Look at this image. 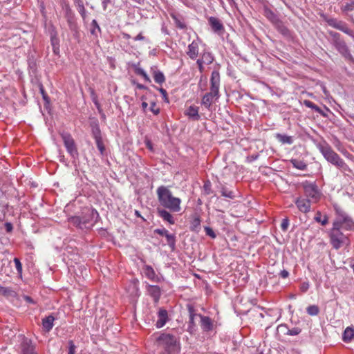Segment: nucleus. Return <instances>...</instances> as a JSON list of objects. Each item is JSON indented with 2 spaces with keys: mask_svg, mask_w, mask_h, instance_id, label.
<instances>
[{
  "mask_svg": "<svg viewBox=\"0 0 354 354\" xmlns=\"http://www.w3.org/2000/svg\"><path fill=\"white\" fill-rule=\"evenodd\" d=\"M279 274L282 278L285 279L289 276V272L286 270H283Z\"/></svg>",
  "mask_w": 354,
  "mask_h": 354,
  "instance_id": "0e129e2a",
  "label": "nucleus"
},
{
  "mask_svg": "<svg viewBox=\"0 0 354 354\" xmlns=\"http://www.w3.org/2000/svg\"><path fill=\"white\" fill-rule=\"evenodd\" d=\"M201 229V220L198 217H196L191 223L190 230L193 232H198Z\"/></svg>",
  "mask_w": 354,
  "mask_h": 354,
  "instance_id": "58836bf2",
  "label": "nucleus"
},
{
  "mask_svg": "<svg viewBox=\"0 0 354 354\" xmlns=\"http://www.w3.org/2000/svg\"><path fill=\"white\" fill-rule=\"evenodd\" d=\"M144 273L145 276L150 280L155 281V282H159L160 279L156 275L154 270L151 266H145L143 268Z\"/></svg>",
  "mask_w": 354,
  "mask_h": 354,
  "instance_id": "a878e982",
  "label": "nucleus"
},
{
  "mask_svg": "<svg viewBox=\"0 0 354 354\" xmlns=\"http://www.w3.org/2000/svg\"><path fill=\"white\" fill-rule=\"evenodd\" d=\"M147 292L150 295L155 303H158L161 296L160 288L155 285H147Z\"/></svg>",
  "mask_w": 354,
  "mask_h": 354,
  "instance_id": "dca6fc26",
  "label": "nucleus"
},
{
  "mask_svg": "<svg viewBox=\"0 0 354 354\" xmlns=\"http://www.w3.org/2000/svg\"><path fill=\"white\" fill-rule=\"evenodd\" d=\"M185 115L194 121H198L201 118L198 114V107L196 106H189L185 110Z\"/></svg>",
  "mask_w": 354,
  "mask_h": 354,
  "instance_id": "4be33fe9",
  "label": "nucleus"
},
{
  "mask_svg": "<svg viewBox=\"0 0 354 354\" xmlns=\"http://www.w3.org/2000/svg\"><path fill=\"white\" fill-rule=\"evenodd\" d=\"M96 146L100 151V155L104 156L105 153V146L102 141V138L95 139Z\"/></svg>",
  "mask_w": 354,
  "mask_h": 354,
  "instance_id": "a19ab883",
  "label": "nucleus"
},
{
  "mask_svg": "<svg viewBox=\"0 0 354 354\" xmlns=\"http://www.w3.org/2000/svg\"><path fill=\"white\" fill-rule=\"evenodd\" d=\"M14 263L15 264V268H16L17 271L19 273H21V272H22V264H21L20 260L18 258H15L14 259Z\"/></svg>",
  "mask_w": 354,
  "mask_h": 354,
  "instance_id": "5fc2aeb1",
  "label": "nucleus"
},
{
  "mask_svg": "<svg viewBox=\"0 0 354 354\" xmlns=\"http://www.w3.org/2000/svg\"><path fill=\"white\" fill-rule=\"evenodd\" d=\"M295 203L300 212L306 214L310 211L312 201L310 199L299 197L295 200Z\"/></svg>",
  "mask_w": 354,
  "mask_h": 354,
  "instance_id": "2eb2a0df",
  "label": "nucleus"
},
{
  "mask_svg": "<svg viewBox=\"0 0 354 354\" xmlns=\"http://www.w3.org/2000/svg\"><path fill=\"white\" fill-rule=\"evenodd\" d=\"M309 283L308 282H303L300 286V290L303 292H306L309 288Z\"/></svg>",
  "mask_w": 354,
  "mask_h": 354,
  "instance_id": "052dcab7",
  "label": "nucleus"
},
{
  "mask_svg": "<svg viewBox=\"0 0 354 354\" xmlns=\"http://www.w3.org/2000/svg\"><path fill=\"white\" fill-rule=\"evenodd\" d=\"M315 221L320 223L322 225H326L328 223V218L326 215L322 216L320 212H317L314 218Z\"/></svg>",
  "mask_w": 354,
  "mask_h": 354,
  "instance_id": "e433bc0d",
  "label": "nucleus"
},
{
  "mask_svg": "<svg viewBox=\"0 0 354 354\" xmlns=\"http://www.w3.org/2000/svg\"><path fill=\"white\" fill-rule=\"evenodd\" d=\"M168 320V313L165 309L160 308L158 312V320L156 323L157 328H160L163 327Z\"/></svg>",
  "mask_w": 354,
  "mask_h": 354,
  "instance_id": "6ab92c4d",
  "label": "nucleus"
},
{
  "mask_svg": "<svg viewBox=\"0 0 354 354\" xmlns=\"http://www.w3.org/2000/svg\"><path fill=\"white\" fill-rule=\"evenodd\" d=\"M203 189L206 194H209L211 192V183L210 182L207 181L205 182L203 185Z\"/></svg>",
  "mask_w": 354,
  "mask_h": 354,
  "instance_id": "bf43d9fd",
  "label": "nucleus"
},
{
  "mask_svg": "<svg viewBox=\"0 0 354 354\" xmlns=\"http://www.w3.org/2000/svg\"><path fill=\"white\" fill-rule=\"evenodd\" d=\"M34 346L31 344L30 341L25 339L22 343L23 354H36L35 353Z\"/></svg>",
  "mask_w": 354,
  "mask_h": 354,
  "instance_id": "c756f323",
  "label": "nucleus"
},
{
  "mask_svg": "<svg viewBox=\"0 0 354 354\" xmlns=\"http://www.w3.org/2000/svg\"><path fill=\"white\" fill-rule=\"evenodd\" d=\"M263 15L272 25L279 20L278 16L267 6H264L263 8Z\"/></svg>",
  "mask_w": 354,
  "mask_h": 354,
  "instance_id": "412c9836",
  "label": "nucleus"
},
{
  "mask_svg": "<svg viewBox=\"0 0 354 354\" xmlns=\"http://www.w3.org/2000/svg\"><path fill=\"white\" fill-rule=\"evenodd\" d=\"M39 91L42 95L44 100L46 102H48L49 97H48L47 93H46L42 84H39Z\"/></svg>",
  "mask_w": 354,
  "mask_h": 354,
  "instance_id": "3c124183",
  "label": "nucleus"
},
{
  "mask_svg": "<svg viewBox=\"0 0 354 354\" xmlns=\"http://www.w3.org/2000/svg\"><path fill=\"white\" fill-rule=\"evenodd\" d=\"M213 97H215V96L211 93L208 92L205 93L202 98L201 104L205 106L207 109H209L212 106Z\"/></svg>",
  "mask_w": 354,
  "mask_h": 354,
  "instance_id": "7c9ffc66",
  "label": "nucleus"
},
{
  "mask_svg": "<svg viewBox=\"0 0 354 354\" xmlns=\"http://www.w3.org/2000/svg\"><path fill=\"white\" fill-rule=\"evenodd\" d=\"M153 77L154 81L158 84H162L165 81V77L164 74L157 69H153Z\"/></svg>",
  "mask_w": 354,
  "mask_h": 354,
  "instance_id": "473e14b6",
  "label": "nucleus"
},
{
  "mask_svg": "<svg viewBox=\"0 0 354 354\" xmlns=\"http://www.w3.org/2000/svg\"><path fill=\"white\" fill-rule=\"evenodd\" d=\"M273 26L277 30V31L279 33H281L283 37L286 38L291 37V31L288 28V27L284 24V23L281 19L277 21V22L274 24Z\"/></svg>",
  "mask_w": 354,
  "mask_h": 354,
  "instance_id": "f3484780",
  "label": "nucleus"
},
{
  "mask_svg": "<svg viewBox=\"0 0 354 354\" xmlns=\"http://www.w3.org/2000/svg\"><path fill=\"white\" fill-rule=\"evenodd\" d=\"M290 162L292 165V166L299 170H306L307 169V164L301 160L298 159H292L290 160Z\"/></svg>",
  "mask_w": 354,
  "mask_h": 354,
  "instance_id": "72a5a7b5",
  "label": "nucleus"
},
{
  "mask_svg": "<svg viewBox=\"0 0 354 354\" xmlns=\"http://www.w3.org/2000/svg\"><path fill=\"white\" fill-rule=\"evenodd\" d=\"M128 291L130 295L133 297H137L140 295V290L138 288V281H132L128 288Z\"/></svg>",
  "mask_w": 354,
  "mask_h": 354,
  "instance_id": "cd10ccee",
  "label": "nucleus"
},
{
  "mask_svg": "<svg viewBox=\"0 0 354 354\" xmlns=\"http://www.w3.org/2000/svg\"><path fill=\"white\" fill-rule=\"evenodd\" d=\"M68 221L74 226L80 229H84V227L82 221V218L80 216H71V218H69Z\"/></svg>",
  "mask_w": 354,
  "mask_h": 354,
  "instance_id": "c9c22d12",
  "label": "nucleus"
},
{
  "mask_svg": "<svg viewBox=\"0 0 354 354\" xmlns=\"http://www.w3.org/2000/svg\"><path fill=\"white\" fill-rule=\"evenodd\" d=\"M91 33L93 35H97V32H101V28L95 19H93L91 22Z\"/></svg>",
  "mask_w": 354,
  "mask_h": 354,
  "instance_id": "37998d69",
  "label": "nucleus"
},
{
  "mask_svg": "<svg viewBox=\"0 0 354 354\" xmlns=\"http://www.w3.org/2000/svg\"><path fill=\"white\" fill-rule=\"evenodd\" d=\"M55 318L53 315H50L42 319L41 324L44 330L49 332L54 326V321Z\"/></svg>",
  "mask_w": 354,
  "mask_h": 354,
  "instance_id": "5701e85b",
  "label": "nucleus"
},
{
  "mask_svg": "<svg viewBox=\"0 0 354 354\" xmlns=\"http://www.w3.org/2000/svg\"><path fill=\"white\" fill-rule=\"evenodd\" d=\"M196 64L198 66V69L201 72H202L204 69L203 64H205V62L203 60H201V59H198L196 61Z\"/></svg>",
  "mask_w": 354,
  "mask_h": 354,
  "instance_id": "680f3d73",
  "label": "nucleus"
},
{
  "mask_svg": "<svg viewBox=\"0 0 354 354\" xmlns=\"http://www.w3.org/2000/svg\"><path fill=\"white\" fill-rule=\"evenodd\" d=\"M15 294V291L11 288L0 286V295L5 297H12Z\"/></svg>",
  "mask_w": 354,
  "mask_h": 354,
  "instance_id": "4c0bfd02",
  "label": "nucleus"
},
{
  "mask_svg": "<svg viewBox=\"0 0 354 354\" xmlns=\"http://www.w3.org/2000/svg\"><path fill=\"white\" fill-rule=\"evenodd\" d=\"M204 229H205V233L207 236H210L212 239L216 238V235L215 232H214V230L211 227L205 226L204 227Z\"/></svg>",
  "mask_w": 354,
  "mask_h": 354,
  "instance_id": "864d4df0",
  "label": "nucleus"
},
{
  "mask_svg": "<svg viewBox=\"0 0 354 354\" xmlns=\"http://www.w3.org/2000/svg\"><path fill=\"white\" fill-rule=\"evenodd\" d=\"M156 344L160 354H177L180 344L177 337L169 333H161L156 339Z\"/></svg>",
  "mask_w": 354,
  "mask_h": 354,
  "instance_id": "f03ea898",
  "label": "nucleus"
},
{
  "mask_svg": "<svg viewBox=\"0 0 354 354\" xmlns=\"http://www.w3.org/2000/svg\"><path fill=\"white\" fill-rule=\"evenodd\" d=\"M150 110L155 115H158L160 113V109H159V108L156 107V104L154 102H151Z\"/></svg>",
  "mask_w": 354,
  "mask_h": 354,
  "instance_id": "4d7b16f0",
  "label": "nucleus"
},
{
  "mask_svg": "<svg viewBox=\"0 0 354 354\" xmlns=\"http://www.w3.org/2000/svg\"><path fill=\"white\" fill-rule=\"evenodd\" d=\"M158 90L162 94L164 101L167 103H169V98H168L167 93L166 90L164 89L163 88H158Z\"/></svg>",
  "mask_w": 354,
  "mask_h": 354,
  "instance_id": "13d9d810",
  "label": "nucleus"
},
{
  "mask_svg": "<svg viewBox=\"0 0 354 354\" xmlns=\"http://www.w3.org/2000/svg\"><path fill=\"white\" fill-rule=\"evenodd\" d=\"M93 102H94V104H95V106H96V108H97V109L98 112H99V113H102V108H101V105H100V104L97 102V100H93Z\"/></svg>",
  "mask_w": 354,
  "mask_h": 354,
  "instance_id": "69168bd1",
  "label": "nucleus"
},
{
  "mask_svg": "<svg viewBox=\"0 0 354 354\" xmlns=\"http://www.w3.org/2000/svg\"><path fill=\"white\" fill-rule=\"evenodd\" d=\"M187 55L192 59H196L198 55V44L196 41H193L188 46Z\"/></svg>",
  "mask_w": 354,
  "mask_h": 354,
  "instance_id": "393cba45",
  "label": "nucleus"
},
{
  "mask_svg": "<svg viewBox=\"0 0 354 354\" xmlns=\"http://www.w3.org/2000/svg\"><path fill=\"white\" fill-rule=\"evenodd\" d=\"M198 317L201 319V328L204 331H209L213 328V324L212 319L207 316H203L201 315H198Z\"/></svg>",
  "mask_w": 354,
  "mask_h": 354,
  "instance_id": "b1692460",
  "label": "nucleus"
},
{
  "mask_svg": "<svg viewBox=\"0 0 354 354\" xmlns=\"http://www.w3.org/2000/svg\"><path fill=\"white\" fill-rule=\"evenodd\" d=\"M304 194L313 203L318 202L322 197V192L315 182L305 180L301 183Z\"/></svg>",
  "mask_w": 354,
  "mask_h": 354,
  "instance_id": "423d86ee",
  "label": "nucleus"
},
{
  "mask_svg": "<svg viewBox=\"0 0 354 354\" xmlns=\"http://www.w3.org/2000/svg\"><path fill=\"white\" fill-rule=\"evenodd\" d=\"M289 225V220L288 218H285L282 220L281 223V229L283 232H286Z\"/></svg>",
  "mask_w": 354,
  "mask_h": 354,
  "instance_id": "603ef678",
  "label": "nucleus"
},
{
  "mask_svg": "<svg viewBox=\"0 0 354 354\" xmlns=\"http://www.w3.org/2000/svg\"><path fill=\"white\" fill-rule=\"evenodd\" d=\"M342 10L346 12L354 10V1H351L344 5L342 7Z\"/></svg>",
  "mask_w": 354,
  "mask_h": 354,
  "instance_id": "a18cd8bd",
  "label": "nucleus"
},
{
  "mask_svg": "<svg viewBox=\"0 0 354 354\" xmlns=\"http://www.w3.org/2000/svg\"><path fill=\"white\" fill-rule=\"evenodd\" d=\"M5 225L7 232H11L12 230V225L10 223H6Z\"/></svg>",
  "mask_w": 354,
  "mask_h": 354,
  "instance_id": "774afa93",
  "label": "nucleus"
},
{
  "mask_svg": "<svg viewBox=\"0 0 354 354\" xmlns=\"http://www.w3.org/2000/svg\"><path fill=\"white\" fill-rule=\"evenodd\" d=\"M336 218L333 226L351 230L354 227V221L348 214L339 207H335Z\"/></svg>",
  "mask_w": 354,
  "mask_h": 354,
  "instance_id": "39448f33",
  "label": "nucleus"
},
{
  "mask_svg": "<svg viewBox=\"0 0 354 354\" xmlns=\"http://www.w3.org/2000/svg\"><path fill=\"white\" fill-rule=\"evenodd\" d=\"M221 77L218 71H213L210 78V92L216 98L219 97Z\"/></svg>",
  "mask_w": 354,
  "mask_h": 354,
  "instance_id": "9d476101",
  "label": "nucleus"
},
{
  "mask_svg": "<svg viewBox=\"0 0 354 354\" xmlns=\"http://www.w3.org/2000/svg\"><path fill=\"white\" fill-rule=\"evenodd\" d=\"M201 59L203 60L205 64H210L214 61V57L210 53L207 52L202 55Z\"/></svg>",
  "mask_w": 354,
  "mask_h": 354,
  "instance_id": "c03bdc74",
  "label": "nucleus"
},
{
  "mask_svg": "<svg viewBox=\"0 0 354 354\" xmlns=\"http://www.w3.org/2000/svg\"><path fill=\"white\" fill-rule=\"evenodd\" d=\"M92 135L94 139L102 138L101 131L97 123V121H95V127L91 129Z\"/></svg>",
  "mask_w": 354,
  "mask_h": 354,
  "instance_id": "79ce46f5",
  "label": "nucleus"
},
{
  "mask_svg": "<svg viewBox=\"0 0 354 354\" xmlns=\"http://www.w3.org/2000/svg\"><path fill=\"white\" fill-rule=\"evenodd\" d=\"M73 1H74V4L76 6V8L84 6L83 0H73Z\"/></svg>",
  "mask_w": 354,
  "mask_h": 354,
  "instance_id": "e2e57ef3",
  "label": "nucleus"
},
{
  "mask_svg": "<svg viewBox=\"0 0 354 354\" xmlns=\"http://www.w3.org/2000/svg\"><path fill=\"white\" fill-rule=\"evenodd\" d=\"M319 149L325 159L332 165L339 158V155L328 145H320Z\"/></svg>",
  "mask_w": 354,
  "mask_h": 354,
  "instance_id": "9b49d317",
  "label": "nucleus"
},
{
  "mask_svg": "<svg viewBox=\"0 0 354 354\" xmlns=\"http://www.w3.org/2000/svg\"><path fill=\"white\" fill-rule=\"evenodd\" d=\"M301 328H299L298 327H295L292 329H288V330L286 332V335H292V336L297 335L301 333Z\"/></svg>",
  "mask_w": 354,
  "mask_h": 354,
  "instance_id": "09e8293b",
  "label": "nucleus"
},
{
  "mask_svg": "<svg viewBox=\"0 0 354 354\" xmlns=\"http://www.w3.org/2000/svg\"><path fill=\"white\" fill-rule=\"evenodd\" d=\"M275 138L279 142L283 145H292L293 143V138L290 136L278 133L275 134Z\"/></svg>",
  "mask_w": 354,
  "mask_h": 354,
  "instance_id": "c85d7f7f",
  "label": "nucleus"
},
{
  "mask_svg": "<svg viewBox=\"0 0 354 354\" xmlns=\"http://www.w3.org/2000/svg\"><path fill=\"white\" fill-rule=\"evenodd\" d=\"M221 192L222 196L224 197L229 198L231 199H232L234 197L233 192L227 189L226 187H222Z\"/></svg>",
  "mask_w": 354,
  "mask_h": 354,
  "instance_id": "49530a36",
  "label": "nucleus"
},
{
  "mask_svg": "<svg viewBox=\"0 0 354 354\" xmlns=\"http://www.w3.org/2000/svg\"><path fill=\"white\" fill-rule=\"evenodd\" d=\"M158 215L163 219V221L168 222L169 224H174L175 219L170 212H169L165 208H157Z\"/></svg>",
  "mask_w": 354,
  "mask_h": 354,
  "instance_id": "a211bd4d",
  "label": "nucleus"
},
{
  "mask_svg": "<svg viewBox=\"0 0 354 354\" xmlns=\"http://www.w3.org/2000/svg\"><path fill=\"white\" fill-rule=\"evenodd\" d=\"M78 12L80 14L81 17L83 19H85L86 17V10L85 9L84 6L77 8Z\"/></svg>",
  "mask_w": 354,
  "mask_h": 354,
  "instance_id": "6e6d98bb",
  "label": "nucleus"
},
{
  "mask_svg": "<svg viewBox=\"0 0 354 354\" xmlns=\"http://www.w3.org/2000/svg\"><path fill=\"white\" fill-rule=\"evenodd\" d=\"M333 165L337 167L342 172L351 171L348 165L340 156H339V158H337V159L333 162Z\"/></svg>",
  "mask_w": 354,
  "mask_h": 354,
  "instance_id": "bb28decb",
  "label": "nucleus"
},
{
  "mask_svg": "<svg viewBox=\"0 0 354 354\" xmlns=\"http://www.w3.org/2000/svg\"><path fill=\"white\" fill-rule=\"evenodd\" d=\"M304 104L306 107L310 108L313 110H314L315 112L321 114L322 115L325 116V114H324V111L322 110V109L320 107H319L317 105H316L315 104H314L313 102L308 100H305L304 101Z\"/></svg>",
  "mask_w": 354,
  "mask_h": 354,
  "instance_id": "f704fd0d",
  "label": "nucleus"
},
{
  "mask_svg": "<svg viewBox=\"0 0 354 354\" xmlns=\"http://www.w3.org/2000/svg\"><path fill=\"white\" fill-rule=\"evenodd\" d=\"M325 21L330 26L344 32L354 39V31L348 28L345 21L333 17H326Z\"/></svg>",
  "mask_w": 354,
  "mask_h": 354,
  "instance_id": "6e6552de",
  "label": "nucleus"
},
{
  "mask_svg": "<svg viewBox=\"0 0 354 354\" xmlns=\"http://www.w3.org/2000/svg\"><path fill=\"white\" fill-rule=\"evenodd\" d=\"M68 354H75L76 346L73 340H69L68 342Z\"/></svg>",
  "mask_w": 354,
  "mask_h": 354,
  "instance_id": "8fccbe9b",
  "label": "nucleus"
},
{
  "mask_svg": "<svg viewBox=\"0 0 354 354\" xmlns=\"http://www.w3.org/2000/svg\"><path fill=\"white\" fill-rule=\"evenodd\" d=\"M158 201L160 206L172 212H179L181 210V200L173 196L169 187L161 185L156 190Z\"/></svg>",
  "mask_w": 354,
  "mask_h": 354,
  "instance_id": "f257e3e1",
  "label": "nucleus"
},
{
  "mask_svg": "<svg viewBox=\"0 0 354 354\" xmlns=\"http://www.w3.org/2000/svg\"><path fill=\"white\" fill-rule=\"evenodd\" d=\"M354 337V328L353 326H348L343 333V341L348 342L352 340Z\"/></svg>",
  "mask_w": 354,
  "mask_h": 354,
  "instance_id": "2f4dec72",
  "label": "nucleus"
},
{
  "mask_svg": "<svg viewBox=\"0 0 354 354\" xmlns=\"http://www.w3.org/2000/svg\"><path fill=\"white\" fill-rule=\"evenodd\" d=\"M306 312L309 315L316 316L319 313V308L317 305H310L306 308Z\"/></svg>",
  "mask_w": 354,
  "mask_h": 354,
  "instance_id": "ea45409f",
  "label": "nucleus"
},
{
  "mask_svg": "<svg viewBox=\"0 0 354 354\" xmlns=\"http://www.w3.org/2000/svg\"><path fill=\"white\" fill-rule=\"evenodd\" d=\"M189 313V320L188 323V330L192 332L196 327V323L194 319L196 317H198L199 314L196 313V310L192 304H188L186 306Z\"/></svg>",
  "mask_w": 354,
  "mask_h": 354,
  "instance_id": "4468645a",
  "label": "nucleus"
},
{
  "mask_svg": "<svg viewBox=\"0 0 354 354\" xmlns=\"http://www.w3.org/2000/svg\"><path fill=\"white\" fill-rule=\"evenodd\" d=\"M50 44L52 46L53 51L55 55H59V39L57 37L56 31L53 30L50 32Z\"/></svg>",
  "mask_w": 354,
  "mask_h": 354,
  "instance_id": "aec40b11",
  "label": "nucleus"
},
{
  "mask_svg": "<svg viewBox=\"0 0 354 354\" xmlns=\"http://www.w3.org/2000/svg\"><path fill=\"white\" fill-rule=\"evenodd\" d=\"M340 227L333 226L330 232V241L333 247L338 250L343 245H348L350 241L347 234L341 231Z\"/></svg>",
  "mask_w": 354,
  "mask_h": 354,
  "instance_id": "20e7f679",
  "label": "nucleus"
},
{
  "mask_svg": "<svg viewBox=\"0 0 354 354\" xmlns=\"http://www.w3.org/2000/svg\"><path fill=\"white\" fill-rule=\"evenodd\" d=\"M111 3V0H103L102 2L104 10H106L107 6Z\"/></svg>",
  "mask_w": 354,
  "mask_h": 354,
  "instance_id": "338daca9",
  "label": "nucleus"
},
{
  "mask_svg": "<svg viewBox=\"0 0 354 354\" xmlns=\"http://www.w3.org/2000/svg\"><path fill=\"white\" fill-rule=\"evenodd\" d=\"M328 34L331 37L330 43L335 49L346 59L353 60V56L350 53L345 41L342 38L341 35L337 32L330 30Z\"/></svg>",
  "mask_w": 354,
  "mask_h": 354,
  "instance_id": "7ed1b4c3",
  "label": "nucleus"
},
{
  "mask_svg": "<svg viewBox=\"0 0 354 354\" xmlns=\"http://www.w3.org/2000/svg\"><path fill=\"white\" fill-rule=\"evenodd\" d=\"M136 73L137 75L142 76L145 79V81L151 82L149 77L148 76V75L146 73V72L142 68H137L136 69Z\"/></svg>",
  "mask_w": 354,
  "mask_h": 354,
  "instance_id": "de8ad7c7",
  "label": "nucleus"
},
{
  "mask_svg": "<svg viewBox=\"0 0 354 354\" xmlns=\"http://www.w3.org/2000/svg\"><path fill=\"white\" fill-rule=\"evenodd\" d=\"M61 137L62 138L67 152L73 158H77L79 155L77 149L76 147L75 141L72 138L71 135L68 133H62L61 134Z\"/></svg>",
  "mask_w": 354,
  "mask_h": 354,
  "instance_id": "1a4fd4ad",
  "label": "nucleus"
},
{
  "mask_svg": "<svg viewBox=\"0 0 354 354\" xmlns=\"http://www.w3.org/2000/svg\"><path fill=\"white\" fill-rule=\"evenodd\" d=\"M154 233L160 236H164L167 239V243L171 250H174L176 248V236L174 234H170L165 228L156 229Z\"/></svg>",
  "mask_w": 354,
  "mask_h": 354,
  "instance_id": "f8f14e48",
  "label": "nucleus"
},
{
  "mask_svg": "<svg viewBox=\"0 0 354 354\" xmlns=\"http://www.w3.org/2000/svg\"><path fill=\"white\" fill-rule=\"evenodd\" d=\"M208 23L211 27L212 30L215 33H217L218 35H222L224 32L225 28L223 24L218 18L215 17H210L208 18Z\"/></svg>",
  "mask_w": 354,
  "mask_h": 354,
  "instance_id": "ddd939ff",
  "label": "nucleus"
},
{
  "mask_svg": "<svg viewBox=\"0 0 354 354\" xmlns=\"http://www.w3.org/2000/svg\"><path fill=\"white\" fill-rule=\"evenodd\" d=\"M82 221L84 229L93 227L100 218L97 211L93 208L85 207L81 214Z\"/></svg>",
  "mask_w": 354,
  "mask_h": 354,
  "instance_id": "0eeeda50",
  "label": "nucleus"
}]
</instances>
